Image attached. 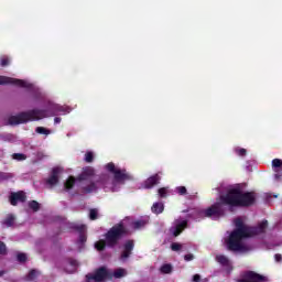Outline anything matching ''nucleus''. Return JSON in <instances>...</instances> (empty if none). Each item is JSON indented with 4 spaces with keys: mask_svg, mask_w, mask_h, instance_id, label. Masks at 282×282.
Instances as JSON below:
<instances>
[{
    "mask_svg": "<svg viewBox=\"0 0 282 282\" xmlns=\"http://www.w3.org/2000/svg\"><path fill=\"white\" fill-rule=\"evenodd\" d=\"M36 276H39V271H36V270H31V271L29 272V274L26 275L25 281H34V279H35Z\"/></svg>",
    "mask_w": 282,
    "mask_h": 282,
    "instance_id": "obj_24",
    "label": "nucleus"
},
{
    "mask_svg": "<svg viewBox=\"0 0 282 282\" xmlns=\"http://www.w3.org/2000/svg\"><path fill=\"white\" fill-rule=\"evenodd\" d=\"M238 282H265V276L248 271L243 274L242 279L238 280Z\"/></svg>",
    "mask_w": 282,
    "mask_h": 282,
    "instance_id": "obj_9",
    "label": "nucleus"
},
{
    "mask_svg": "<svg viewBox=\"0 0 282 282\" xmlns=\"http://www.w3.org/2000/svg\"><path fill=\"white\" fill-rule=\"evenodd\" d=\"M160 272L162 274H171V272H173V265H171L170 263H165L161 265Z\"/></svg>",
    "mask_w": 282,
    "mask_h": 282,
    "instance_id": "obj_20",
    "label": "nucleus"
},
{
    "mask_svg": "<svg viewBox=\"0 0 282 282\" xmlns=\"http://www.w3.org/2000/svg\"><path fill=\"white\" fill-rule=\"evenodd\" d=\"M4 140H8L9 142H12V140H14V135H12V134H7V135L4 137Z\"/></svg>",
    "mask_w": 282,
    "mask_h": 282,
    "instance_id": "obj_35",
    "label": "nucleus"
},
{
    "mask_svg": "<svg viewBox=\"0 0 282 282\" xmlns=\"http://www.w3.org/2000/svg\"><path fill=\"white\" fill-rule=\"evenodd\" d=\"M127 269L118 268L115 271H111L105 267H101L95 271V273H89L86 275L87 282H102L107 279H123L127 276Z\"/></svg>",
    "mask_w": 282,
    "mask_h": 282,
    "instance_id": "obj_6",
    "label": "nucleus"
},
{
    "mask_svg": "<svg viewBox=\"0 0 282 282\" xmlns=\"http://www.w3.org/2000/svg\"><path fill=\"white\" fill-rule=\"evenodd\" d=\"M17 259L18 261H20V263H23L24 261H26L28 256L25 253H18Z\"/></svg>",
    "mask_w": 282,
    "mask_h": 282,
    "instance_id": "obj_31",
    "label": "nucleus"
},
{
    "mask_svg": "<svg viewBox=\"0 0 282 282\" xmlns=\"http://www.w3.org/2000/svg\"><path fill=\"white\" fill-rule=\"evenodd\" d=\"M29 208H31V210H39V208H41V205L39 204V202L36 200H32L29 203Z\"/></svg>",
    "mask_w": 282,
    "mask_h": 282,
    "instance_id": "obj_26",
    "label": "nucleus"
},
{
    "mask_svg": "<svg viewBox=\"0 0 282 282\" xmlns=\"http://www.w3.org/2000/svg\"><path fill=\"white\" fill-rule=\"evenodd\" d=\"M9 199H10L11 206H17L19 202H25V193L24 192L11 193Z\"/></svg>",
    "mask_w": 282,
    "mask_h": 282,
    "instance_id": "obj_15",
    "label": "nucleus"
},
{
    "mask_svg": "<svg viewBox=\"0 0 282 282\" xmlns=\"http://www.w3.org/2000/svg\"><path fill=\"white\" fill-rule=\"evenodd\" d=\"M185 261H193V259H195V257L193 256V253H187L184 257Z\"/></svg>",
    "mask_w": 282,
    "mask_h": 282,
    "instance_id": "obj_34",
    "label": "nucleus"
},
{
    "mask_svg": "<svg viewBox=\"0 0 282 282\" xmlns=\"http://www.w3.org/2000/svg\"><path fill=\"white\" fill-rule=\"evenodd\" d=\"M102 171L99 176H96L94 167H86L78 178L69 176L64 183V191L66 193H119L127 182L133 180V174L127 169L109 162L102 165Z\"/></svg>",
    "mask_w": 282,
    "mask_h": 282,
    "instance_id": "obj_1",
    "label": "nucleus"
},
{
    "mask_svg": "<svg viewBox=\"0 0 282 282\" xmlns=\"http://www.w3.org/2000/svg\"><path fill=\"white\" fill-rule=\"evenodd\" d=\"M4 226H7L8 228H10L11 226H14V216L13 215H9L6 220L3 221Z\"/></svg>",
    "mask_w": 282,
    "mask_h": 282,
    "instance_id": "obj_23",
    "label": "nucleus"
},
{
    "mask_svg": "<svg viewBox=\"0 0 282 282\" xmlns=\"http://www.w3.org/2000/svg\"><path fill=\"white\" fill-rule=\"evenodd\" d=\"M0 85H15V87L28 89L31 91L34 102H43V108H34L10 117L7 124H25V122H36L44 120V118H54V116H67L74 111V108L67 105L56 104L52 99H47L45 93L29 80L0 76Z\"/></svg>",
    "mask_w": 282,
    "mask_h": 282,
    "instance_id": "obj_2",
    "label": "nucleus"
},
{
    "mask_svg": "<svg viewBox=\"0 0 282 282\" xmlns=\"http://www.w3.org/2000/svg\"><path fill=\"white\" fill-rule=\"evenodd\" d=\"M94 158H95L94 152H93V151H87V152L85 153L84 160H85V162L90 163V162H94Z\"/></svg>",
    "mask_w": 282,
    "mask_h": 282,
    "instance_id": "obj_25",
    "label": "nucleus"
},
{
    "mask_svg": "<svg viewBox=\"0 0 282 282\" xmlns=\"http://www.w3.org/2000/svg\"><path fill=\"white\" fill-rule=\"evenodd\" d=\"M232 153H234V155H236V158H240L241 160H243V158H246V155H248V150L246 148L235 145L232 148Z\"/></svg>",
    "mask_w": 282,
    "mask_h": 282,
    "instance_id": "obj_17",
    "label": "nucleus"
},
{
    "mask_svg": "<svg viewBox=\"0 0 282 282\" xmlns=\"http://www.w3.org/2000/svg\"><path fill=\"white\" fill-rule=\"evenodd\" d=\"M219 196L216 203H214L210 207L206 209L200 208H189L183 210V213H187V217L189 219H194L195 221H200L205 217H209L210 219H221V217L226 216L228 210L232 213L237 206H252L254 202H257V193L254 192H243L241 191L240 185H230L221 192V188L217 187Z\"/></svg>",
    "mask_w": 282,
    "mask_h": 282,
    "instance_id": "obj_3",
    "label": "nucleus"
},
{
    "mask_svg": "<svg viewBox=\"0 0 282 282\" xmlns=\"http://www.w3.org/2000/svg\"><path fill=\"white\" fill-rule=\"evenodd\" d=\"M172 250L174 252H180V250H182V245L181 243H177V242H173L172 246H171Z\"/></svg>",
    "mask_w": 282,
    "mask_h": 282,
    "instance_id": "obj_30",
    "label": "nucleus"
},
{
    "mask_svg": "<svg viewBox=\"0 0 282 282\" xmlns=\"http://www.w3.org/2000/svg\"><path fill=\"white\" fill-rule=\"evenodd\" d=\"M160 180H162V176L160 175V173H156L150 176L148 180H145L141 186L142 188H145V189L153 188V186H156V184H160Z\"/></svg>",
    "mask_w": 282,
    "mask_h": 282,
    "instance_id": "obj_12",
    "label": "nucleus"
},
{
    "mask_svg": "<svg viewBox=\"0 0 282 282\" xmlns=\"http://www.w3.org/2000/svg\"><path fill=\"white\" fill-rule=\"evenodd\" d=\"M149 224V216L140 218L134 223H130L129 218L122 220L120 224L115 225L106 234L105 240H99L95 243L96 250H105V246H109V248H113V246L118 245L122 235H127V232H131L133 230H140V228H144L145 225Z\"/></svg>",
    "mask_w": 282,
    "mask_h": 282,
    "instance_id": "obj_5",
    "label": "nucleus"
},
{
    "mask_svg": "<svg viewBox=\"0 0 282 282\" xmlns=\"http://www.w3.org/2000/svg\"><path fill=\"white\" fill-rule=\"evenodd\" d=\"M151 212L154 215H162V213H164V203L162 202L154 203L151 207Z\"/></svg>",
    "mask_w": 282,
    "mask_h": 282,
    "instance_id": "obj_18",
    "label": "nucleus"
},
{
    "mask_svg": "<svg viewBox=\"0 0 282 282\" xmlns=\"http://www.w3.org/2000/svg\"><path fill=\"white\" fill-rule=\"evenodd\" d=\"M133 246V240L126 241V243L123 245V251L121 253V261H124L126 259H129V257H131Z\"/></svg>",
    "mask_w": 282,
    "mask_h": 282,
    "instance_id": "obj_14",
    "label": "nucleus"
},
{
    "mask_svg": "<svg viewBox=\"0 0 282 282\" xmlns=\"http://www.w3.org/2000/svg\"><path fill=\"white\" fill-rule=\"evenodd\" d=\"M65 272H67L68 274H74V272H76V270H78V261L74 260V259H68L65 262V267H64Z\"/></svg>",
    "mask_w": 282,
    "mask_h": 282,
    "instance_id": "obj_16",
    "label": "nucleus"
},
{
    "mask_svg": "<svg viewBox=\"0 0 282 282\" xmlns=\"http://www.w3.org/2000/svg\"><path fill=\"white\" fill-rule=\"evenodd\" d=\"M158 195H159V197H161V199H164V198L173 195V191H171V188H169V187H161L158 189Z\"/></svg>",
    "mask_w": 282,
    "mask_h": 282,
    "instance_id": "obj_19",
    "label": "nucleus"
},
{
    "mask_svg": "<svg viewBox=\"0 0 282 282\" xmlns=\"http://www.w3.org/2000/svg\"><path fill=\"white\" fill-rule=\"evenodd\" d=\"M2 275H3V272L0 271V276H2Z\"/></svg>",
    "mask_w": 282,
    "mask_h": 282,
    "instance_id": "obj_39",
    "label": "nucleus"
},
{
    "mask_svg": "<svg viewBox=\"0 0 282 282\" xmlns=\"http://www.w3.org/2000/svg\"><path fill=\"white\" fill-rule=\"evenodd\" d=\"M175 193H177V195H186L187 191L185 186H178L175 188Z\"/></svg>",
    "mask_w": 282,
    "mask_h": 282,
    "instance_id": "obj_28",
    "label": "nucleus"
},
{
    "mask_svg": "<svg viewBox=\"0 0 282 282\" xmlns=\"http://www.w3.org/2000/svg\"><path fill=\"white\" fill-rule=\"evenodd\" d=\"M275 261L279 263L282 261V256L276 253L275 257H274Z\"/></svg>",
    "mask_w": 282,
    "mask_h": 282,
    "instance_id": "obj_37",
    "label": "nucleus"
},
{
    "mask_svg": "<svg viewBox=\"0 0 282 282\" xmlns=\"http://www.w3.org/2000/svg\"><path fill=\"white\" fill-rule=\"evenodd\" d=\"M62 120L63 119L61 117H55L54 118V124H61Z\"/></svg>",
    "mask_w": 282,
    "mask_h": 282,
    "instance_id": "obj_36",
    "label": "nucleus"
},
{
    "mask_svg": "<svg viewBox=\"0 0 282 282\" xmlns=\"http://www.w3.org/2000/svg\"><path fill=\"white\" fill-rule=\"evenodd\" d=\"M6 252H7L6 243L0 242V254H6Z\"/></svg>",
    "mask_w": 282,
    "mask_h": 282,
    "instance_id": "obj_32",
    "label": "nucleus"
},
{
    "mask_svg": "<svg viewBox=\"0 0 282 282\" xmlns=\"http://www.w3.org/2000/svg\"><path fill=\"white\" fill-rule=\"evenodd\" d=\"M8 177H10V175H8V173L0 172V182H3V180H8Z\"/></svg>",
    "mask_w": 282,
    "mask_h": 282,
    "instance_id": "obj_33",
    "label": "nucleus"
},
{
    "mask_svg": "<svg viewBox=\"0 0 282 282\" xmlns=\"http://www.w3.org/2000/svg\"><path fill=\"white\" fill-rule=\"evenodd\" d=\"M35 133H39L40 135H50L52 133V130L44 127H37L35 129Z\"/></svg>",
    "mask_w": 282,
    "mask_h": 282,
    "instance_id": "obj_21",
    "label": "nucleus"
},
{
    "mask_svg": "<svg viewBox=\"0 0 282 282\" xmlns=\"http://www.w3.org/2000/svg\"><path fill=\"white\" fill-rule=\"evenodd\" d=\"M188 226V220L186 218H177L174 220L172 227L170 228V235H173V237H177L182 234V230Z\"/></svg>",
    "mask_w": 282,
    "mask_h": 282,
    "instance_id": "obj_7",
    "label": "nucleus"
},
{
    "mask_svg": "<svg viewBox=\"0 0 282 282\" xmlns=\"http://www.w3.org/2000/svg\"><path fill=\"white\" fill-rule=\"evenodd\" d=\"M75 230L79 232V237L77 239V248L79 250H83V246H85V242L87 241V226L85 225H74Z\"/></svg>",
    "mask_w": 282,
    "mask_h": 282,
    "instance_id": "obj_8",
    "label": "nucleus"
},
{
    "mask_svg": "<svg viewBox=\"0 0 282 282\" xmlns=\"http://www.w3.org/2000/svg\"><path fill=\"white\" fill-rule=\"evenodd\" d=\"M199 279H200L199 274H195L193 276V282H199Z\"/></svg>",
    "mask_w": 282,
    "mask_h": 282,
    "instance_id": "obj_38",
    "label": "nucleus"
},
{
    "mask_svg": "<svg viewBox=\"0 0 282 282\" xmlns=\"http://www.w3.org/2000/svg\"><path fill=\"white\" fill-rule=\"evenodd\" d=\"M234 224L235 230L227 231L225 235L226 246L231 252H250L253 247L248 242V239L256 235H262L268 228V220H263L257 227H250L246 225L243 218L238 217L234 220Z\"/></svg>",
    "mask_w": 282,
    "mask_h": 282,
    "instance_id": "obj_4",
    "label": "nucleus"
},
{
    "mask_svg": "<svg viewBox=\"0 0 282 282\" xmlns=\"http://www.w3.org/2000/svg\"><path fill=\"white\" fill-rule=\"evenodd\" d=\"M89 219L91 220L98 219V209H90Z\"/></svg>",
    "mask_w": 282,
    "mask_h": 282,
    "instance_id": "obj_29",
    "label": "nucleus"
},
{
    "mask_svg": "<svg viewBox=\"0 0 282 282\" xmlns=\"http://www.w3.org/2000/svg\"><path fill=\"white\" fill-rule=\"evenodd\" d=\"M0 65L1 67H7V65H10V57L8 56H2L0 58Z\"/></svg>",
    "mask_w": 282,
    "mask_h": 282,
    "instance_id": "obj_27",
    "label": "nucleus"
},
{
    "mask_svg": "<svg viewBox=\"0 0 282 282\" xmlns=\"http://www.w3.org/2000/svg\"><path fill=\"white\" fill-rule=\"evenodd\" d=\"M216 261L217 263H219V265H221V268H224V270H226V272H232V262L230 261V259H228V257L224 254H218L216 256Z\"/></svg>",
    "mask_w": 282,
    "mask_h": 282,
    "instance_id": "obj_11",
    "label": "nucleus"
},
{
    "mask_svg": "<svg viewBox=\"0 0 282 282\" xmlns=\"http://www.w3.org/2000/svg\"><path fill=\"white\" fill-rule=\"evenodd\" d=\"M272 169L274 171V180L279 182L282 177V160L281 159H274L272 160Z\"/></svg>",
    "mask_w": 282,
    "mask_h": 282,
    "instance_id": "obj_13",
    "label": "nucleus"
},
{
    "mask_svg": "<svg viewBox=\"0 0 282 282\" xmlns=\"http://www.w3.org/2000/svg\"><path fill=\"white\" fill-rule=\"evenodd\" d=\"M28 156L23 153H13L12 160H17V162H23V160H26Z\"/></svg>",
    "mask_w": 282,
    "mask_h": 282,
    "instance_id": "obj_22",
    "label": "nucleus"
},
{
    "mask_svg": "<svg viewBox=\"0 0 282 282\" xmlns=\"http://www.w3.org/2000/svg\"><path fill=\"white\" fill-rule=\"evenodd\" d=\"M61 173H63V169L62 167H54L52 170L51 175L46 180L47 186H56V184H58V180L61 177Z\"/></svg>",
    "mask_w": 282,
    "mask_h": 282,
    "instance_id": "obj_10",
    "label": "nucleus"
}]
</instances>
